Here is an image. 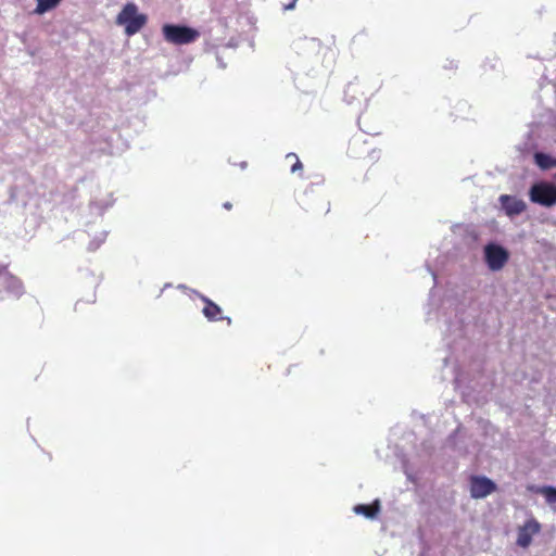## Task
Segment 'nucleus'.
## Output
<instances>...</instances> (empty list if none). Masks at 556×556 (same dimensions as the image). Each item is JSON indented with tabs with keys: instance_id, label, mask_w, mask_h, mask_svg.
<instances>
[{
	"instance_id": "nucleus-1",
	"label": "nucleus",
	"mask_w": 556,
	"mask_h": 556,
	"mask_svg": "<svg viewBox=\"0 0 556 556\" xmlns=\"http://www.w3.org/2000/svg\"><path fill=\"white\" fill-rule=\"evenodd\" d=\"M116 23L125 26V33L127 36H132L147 24V16L138 13V7L135 3L129 2L125 4L118 13Z\"/></svg>"
},
{
	"instance_id": "nucleus-2",
	"label": "nucleus",
	"mask_w": 556,
	"mask_h": 556,
	"mask_svg": "<svg viewBox=\"0 0 556 556\" xmlns=\"http://www.w3.org/2000/svg\"><path fill=\"white\" fill-rule=\"evenodd\" d=\"M162 33L167 42L178 46L194 42L200 37L197 29L184 25L165 24Z\"/></svg>"
},
{
	"instance_id": "nucleus-3",
	"label": "nucleus",
	"mask_w": 556,
	"mask_h": 556,
	"mask_svg": "<svg viewBox=\"0 0 556 556\" xmlns=\"http://www.w3.org/2000/svg\"><path fill=\"white\" fill-rule=\"evenodd\" d=\"M530 200L533 203L549 207L556 204V185L541 181L534 184L529 192Z\"/></svg>"
},
{
	"instance_id": "nucleus-4",
	"label": "nucleus",
	"mask_w": 556,
	"mask_h": 556,
	"mask_svg": "<svg viewBox=\"0 0 556 556\" xmlns=\"http://www.w3.org/2000/svg\"><path fill=\"white\" fill-rule=\"evenodd\" d=\"M485 262L491 270L502 269L508 261V252L501 245L490 243L484 249Z\"/></svg>"
},
{
	"instance_id": "nucleus-5",
	"label": "nucleus",
	"mask_w": 556,
	"mask_h": 556,
	"mask_svg": "<svg viewBox=\"0 0 556 556\" xmlns=\"http://www.w3.org/2000/svg\"><path fill=\"white\" fill-rule=\"evenodd\" d=\"M469 482L472 498H483L496 491V484L484 476H471Z\"/></svg>"
},
{
	"instance_id": "nucleus-6",
	"label": "nucleus",
	"mask_w": 556,
	"mask_h": 556,
	"mask_svg": "<svg viewBox=\"0 0 556 556\" xmlns=\"http://www.w3.org/2000/svg\"><path fill=\"white\" fill-rule=\"evenodd\" d=\"M541 531V525L534 518L528 519L523 526L518 528L517 545L528 547L532 542V536Z\"/></svg>"
},
{
	"instance_id": "nucleus-7",
	"label": "nucleus",
	"mask_w": 556,
	"mask_h": 556,
	"mask_svg": "<svg viewBox=\"0 0 556 556\" xmlns=\"http://www.w3.org/2000/svg\"><path fill=\"white\" fill-rule=\"evenodd\" d=\"M368 96V90L365 84L358 79L350 81L344 89V100L349 104L361 103L365 101Z\"/></svg>"
},
{
	"instance_id": "nucleus-8",
	"label": "nucleus",
	"mask_w": 556,
	"mask_h": 556,
	"mask_svg": "<svg viewBox=\"0 0 556 556\" xmlns=\"http://www.w3.org/2000/svg\"><path fill=\"white\" fill-rule=\"evenodd\" d=\"M201 301L204 303L202 313L210 321L225 320L228 326L231 325V318L223 316L222 308L205 295H200Z\"/></svg>"
},
{
	"instance_id": "nucleus-9",
	"label": "nucleus",
	"mask_w": 556,
	"mask_h": 556,
	"mask_svg": "<svg viewBox=\"0 0 556 556\" xmlns=\"http://www.w3.org/2000/svg\"><path fill=\"white\" fill-rule=\"evenodd\" d=\"M500 202L509 216L519 215L526 210V203L513 195L503 194L500 197Z\"/></svg>"
},
{
	"instance_id": "nucleus-10",
	"label": "nucleus",
	"mask_w": 556,
	"mask_h": 556,
	"mask_svg": "<svg viewBox=\"0 0 556 556\" xmlns=\"http://www.w3.org/2000/svg\"><path fill=\"white\" fill-rule=\"evenodd\" d=\"M3 286L5 291L14 299H20L25 292L22 280L11 274L4 276Z\"/></svg>"
},
{
	"instance_id": "nucleus-11",
	"label": "nucleus",
	"mask_w": 556,
	"mask_h": 556,
	"mask_svg": "<svg viewBox=\"0 0 556 556\" xmlns=\"http://www.w3.org/2000/svg\"><path fill=\"white\" fill-rule=\"evenodd\" d=\"M534 161L535 164L543 170L556 167V159L543 152H536L534 154Z\"/></svg>"
},
{
	"instance_id": "nucleus-12",
	"label": "nucleus",
	"mask_w": 556,
	"mask_h": 556,
	"mask_svg": "<svg viewBox=\"0 0 556 556\" xmlns=\"http://www.w3.org/2000/svg\"><path fill=\"white\" fill-rule=\"evenodd\" d=\"M36 1H37V7L35 9V13L43 14V13L54 9L55 7H58L62 0H36Z\"/></svg>"
},
{
	"instance_id": "nucleus-13",
	"label": "nucleus",
	"mask_w": 556,
	"mask_h": 556,
	"mask_svg": "<svg viewBox=\"0 0 556 556\" xmlns=\"http://www.w3.org/2000/svg\"><path fill=\"white\" fill-rule=\"evenodd\" d=\"M355 513L362 514L367 518H374L379 511V505L376 503L375 505H357L354 508Z\"/></svg>"
},
{
	"instance_id": "nucleus-14",
	"label": "nucleus",
	"mask_w": 556,
	"mask_h": 556,
	"mask_svg": "<svg viewBox=\"0 0 556 556\" xmlns=\"http://www.w3.org/2000/svg\"><path fill=\"white\" fill-rule=\"evenodd\" d=\"M536 494H542L548 504L556 503V488L554 486H542L536 490Z\"/></svg>"
},
{
	"instance_id": "nucleus-15",
	"label": "nucleus",
	"mask_w": 556,
	"mask_h": 556,
	"mask_svg": "<svg viewBox=\"0 0 556 556\" xmlns=\"http://www.w3.org/2000/svg\"><path fill=\"white\" fill-rule=\"evenodd\" d=\"M286 160L291 163V166H290L291 173L294 174V173L303 170V164L295 153H288L286 155Z\"/></svg>"
},
{
	"instance_id": "nucleus-16",
	"label": "nucleus",
	"mask_w": 556,
	"mask_h": 556,
	"mask_svg": "<svg viewBox=\"0 0 556 556\" xmlns=\"http://www.w3.org/2000/svg\"><path fill=\"white\" fill-rule=\"evenodd\" d=\"M296 0H292L289 4L285 5L286 10H291L294 8Z\"/></svg>"
},
{
	"instance_id": "nucleus-17",
	"label": "nucleus",
	"mask_w": 556,
	"mask_h": 556,
	"mask_svg": "<svg viewBox=\"0 0 556 556\" xmlns=\"http://www.w3.org/2000/svg\"><path fill=\"white\" fill-rule=\"evenodd\" d=\"M538 489H542V486L528 485V490H529L530 492L536 493V490H538Z\"/></svg>"
},
{
	"instance_id": "nucleus-18",
	"label": "nucleus",
	"mask_w": 556,
	"mask_h": 556,
	"mask_svg": "<svg viewBox=\"0 0 556 556\" xmlns=\"http://www.w3.org/2000/svg\"><path fill=\"white\" fill-rule=\"evenodd\" d=\"M223 206H224L226 210H231L232 204H231L230 202H225V203L223 204Z\"/></svg>"
},
{
	"instance_id": "nucleus-19",
	"label": "nucleus",
	"mask_w": 556,
	"mask_h": 556,
	"mask_svg": "<svg viewBox=\"0 0 556 556\" xmlns=\"http://www.w3.org/2000/svg\"><path fill=\"white\" fill-rule=\"evenodd\" d=\"M323 200H324V203H325V212L327 213V212H329V201H327L325 199H323Z\"/></svg>"
},
{
	"instance_id": "nucleus-20",
	"label": "nucleus",
	"mask_w": 556,
	"mask_h": 556,
	"mask_svg": "<svg viewBox=\"0 0 556 556\" xmlns=\"http://www.w3.org/2000/svg\"><path fill=\"white\" fill-rule=\"evenodd\" d=\"M309 195H314V191L313 190H311V191L306 190L305 191V197L308 198Z\"/></svg>"
}]
</instances>
